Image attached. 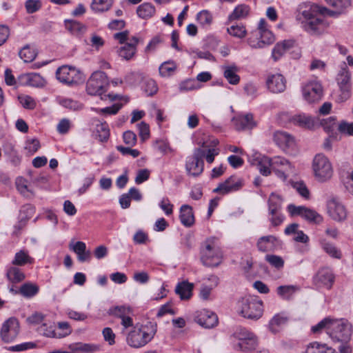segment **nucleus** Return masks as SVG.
<instances>
[{"label":"nucleus","instance_id":"nucleus-61","mask_svg":"<svg viewBox=\"0 0 353 353\" xmlns=\"http://www.w3.org/2000/svg\"><path fill=\"white\" fill-rule=\"evenodd\" d=\"M265 260L268 261L272 266L281 269L284 265V260L282 257L274 255V254H267L265 256Z\"/></svg>","mask_w":353,"mask_h":353},{"label":"nucleus","instance_id":"nucleus-56","mask_svg":"<svg viewBox=\"0 0 353 353\" xmlns=\"http://www.w3.org/2000/svg\"><path fill=\"white\" fill-rule=\"evenodd\" d=\"M232 192L239 190L243 185V181L236 176H231L226 179Z\"/></svg>","mask_w":353,"mask_h":353},{"label":"nucleus","instance_id":"nucleus-62","mask_svg":"<svg viewBox=\"0 0 353 353\" xmlns=\"http://www.w3.org/2000/svg\"><path fill=\"white\" fill-rule=\"evenodd\" d=\"M143 90L148 96H152L158 91V86L153 79L146 80L144 83Z\"/></svg>","mask_w":353,"mask_h":353},{"label":"nucleus","instance_id":"nucleus-3","mask_svg":"<svg viewBox=\"0 0 353 353\" xmlns=\"http://www.w3.org/2000/svg\"><path fill=\"white\" fill-rule=\"evenodd\" d=\"M236 310L244 318L258 320L263 315V301L256 296H246L238 301Z\"/></svg>","mask_w":353,"mask_h":353},{"label":"nucleus","instance_id":"nucleus-43","mask_svg":"<svg viewBox=\"0 0 353 353\" xmlns=\"http://www.w3.org/2000/svg\"><path fill=\"white\" fill-rule=\"evenodd\" d=\"M131 310L125 305L112 306L108 310V314L110 316L121 319L127 314H130Z\"/></svg>","mask_w":353,"mask_h":353},{"label":"nucleus","instance_id":"nucleus-25","mask_svg":"<svg viewBox=\"0 0 353 353\" xmlns=\"http://www.w3.org/2000/svg\"><path fill=\"white\" fill-rule=\"evenodd\" d=\"M194 284L184 281L179 283L175 288V292L181 300H188L192 295Z\"/></svg>","mask_w":353,"mask_h":353},{"label":"nucleus","instance_id":"nucleus-8","mask_svg":"<svg viewBox=\"0 0 353 353\" xmlns=\"http://www.w3.org/2000/svg\"><path fill=\"white\" fill-rule=\"evenodd\" d=\"M204 156L205 150L196 148L192 156L187 157L185 169L188 174L196 176L203 172Z\"/></svg>","mask_w":353,"mask_h":353},{"label":"nucleus","instance_id":"nucleus-36","mask_svg":"<svg viewBox=\"0 0 353 353\" xmlns=\"http://www.w3.org/2000/svg\"><path fill=\"white\" fill-rule=\"evenodd\" d=\"M177 65L173 61H168L162 63L159 68V74L162 77H170L172 76L176 70Z\"/></svg>","mask_w":353,"mask_h":353},{"label":"nucleus","instance_id":"nucleus-51","mask_svg":"<svg viewBox=\"0 0 353 353\" xmlns=\"http://www.w3.org/2000/svg\"><path fill=\"white\" fill-rule=\"evenodd\" d=\"M97 136L100 141H106L110 136L108 125L106 123L97 125Z\"/></svg>","mask_w":353,"mask_h":353},{"label":"nucleus","instance_id":"nucleus-54","mask_svg":"<svg viewBox=\"0 0 353 353\" xmlns=\"http://www.w3.org/2000/svg\"><path fill=\"white\" fill-rule=\"evenodd\" d=\"M72 328L68 322H59L56 330V338H63L70 335Z\"/></svg>","mask_w":353,"mask_h":353},{"label":"nucleus","instance_id":"nucleus-28","mask_svg":"<svg viewBox=\"0 0 353 353\" xmlns=\"http://www.w3.org/2000/svg\"><path fill=\"white\" fill-rule=\"evenodd\" d=\"M223 77L232 85H237L240 81V77L237 74L238 68L235 65H223Z\"/></svg>","mask_w":353,"mask_h":353},{"label":"nucleus","instance_id":"nucleus-2","mask_svg":"<svg viewBox=\"0 0 353 353\" xmlns=\"http://www.w3.org/2000/svg\"><path fill=\"white\" fill-rule=\"evenodd\" d=\"M157 330V325L151 322L136 325L126 334L125 341L132 348L143 347L153 339Z\"/></svg>","mask_w":353,"mask_h":353},{"label":"nucleus","instance_id":"nucleus-48","mask_svg":"<svg viewBox=\"0 0 353 353\" xmlns=\"http://www.w3.org/2000/svg\"><path fill=\"white\" fill-rule=\"evenodd\" d=\"M18 100L20 104L25 109L33 110L37 106V102L35 99L28 94H20L18 96Z\"/></svg>","mask_w":353,"mask_h":353},{"label":"nucleus","instance_id":"nucleus-13","mask_svg":"<svg viewBox=\"0 0 353 353\" xmlns=\"http://www.w3.org/2000/svg\"><path fill=\"white\" fill-rule=\"evenodd\" d=\"M201 261L208 267H216L222 261V253L219 248L207 245L202 251Z\"/></svg>","mask_w":353,"mask_h":353},{"label":"nucleus","instance_id":"nucleus-41","mask_svg":"<svg viewBox=\"0 0 353 353\" xmlns=\"http://www.w3.org/2000/svg\"><path fill=\"white\" fill-rule=\"evenodd\" d=\"M322 249L331 257L335 259H341V252L339 249H338L334 244L332 243L328 242L325 240H323L321 242Z\"/></svg>","mask_w":353,"mask_h":353},{"label":"nucleus","instance_id":"nucleus-47","mask_svg":"<svg viewBox=\"0 0 353 353\" xmlns=\"http://www.w3.org/2000/svg\"><path fill=\"white\" fill-rule=\"evenodd\" d=\"M66 28L72 34L76 36L81 34L86 30L85 26L76 21H70L67 22Z\"/></svg>","mask_w":353,"mask_h":353},{"label":"nucleus","instance_id":"nucleus-59","mask_svg":"<svg viewBox=\"0 0 353 353\" xmlns=\"http://www.w3.org/2000/svg\"><path fill=\"white\" fill-rule=\"evenodd\" d=\"M339 94L336 98L338 103H343L351 97V85H339Z\"/></svg>","mask_w":353,"mask_h":353},{"label":"nucleus","instance_id":"nucleus-33","mask_svg":"<svg viewBox=\"0 0 353 353\" xmlns=\"http://www.w3.org/2000/svg\"><path fill=\"white\" fill-rule=\"evenodd\" d=\"M6 276L9 281L14 283L22 281L26 277L23 271L15 266H12L8 268Z\"/></svg>","mask_w":353,"mask_h":353},{"label":"nucleus","instance_id":"nucleus-16","mask_svg":"<svg viewBox=\"0 0 353 353\" xmlns=\"http://www.w3.org/2000/svg\"><path fill=\"white\" fill-rule=\"evenodd\" d=\"M268 90L272 93H281L286 89V79L281 74H270L266 78Z\"/></svg>","mask_w":353,"mask_h":353},{"label":"nucleus","instance_id":"nucleus-26","mask_svg":"<svg viewBox=\"0 0 353 353\" xmlns=\"http://www.w3.org/2000/svg\"><path fill=\"white\" fill-rule=\"evenodd\" d=\"M180 221L185 227H191L194 223V216L191 206L183 205L180 208Z\"/></svg>","mask_w":353,"mask_h":353},{"label":"nucleus","instance_id":"nucleus-17","mask_svg":"<svg viewBox=\"0 0 353 353\" xmlns=\"http://www.w3.org/2000/svg\"><path fill=\"white\" fill-rule=\"evenodd\" d=\"M252 164H256L260 173L263 176H269L272 170V157L270 158L267 156L261 155L259 153H254L253 159H250Z\"/></svg>","mask_w":353,"mask_h":353},{"label":"nucleus","instance_id":"nucleus-7","mask_svg":"<svg viewBox=\"0 0 353 353\" xmlns=\"http://www.w3.org/2000/svg\"><path fill=\"white\" fill-rule=\"evenodd\" d=\"M272 163V172L283 182L295 173L294 166L283 157H273Z\"/></svg>","mask_w":353,"mask_h":353},{"label":"nucleus","instance_id":"nucleus-6","mask_svg":"<svg viewBox=\"0 0 353 353\" xmlns=\"http://www.w3.org/2000/svg\"><path fill=\"white\" fill-rule=\"evenodd\" d=\"M109 81L107 75L102 71L94 72L86 83V91L90 95L101 96L108 86Z\"/></svg>","mask_w":353,"mask_h":353},{"label":"nucleus","instance_id":"nucleus-10","mask_svg":"<svg viewBox=\"0 0 353 353\" xmlns=\"http://www.w3.org/2000/svg\"><path fill=\"white\" fill-rule=\"evenodd\" d=\"M327 214L334 221L341 223L346 220L347 212L339 197L331 196L327 202Z\"/></svg>","mask_w":353,"mask_h":353},{"label":"nucleus","instance_id":"nucleus-60","mask_svg":"<svg viewBox=\"0 0 353 353\" xmlns=\"http://www.w3.org/2000/svg\"><path fill=\"white\" fill-rule=\"evenodd\" d=\"M258 90V85L252 82H248L245 83L243 87V90L245 94L251 99H254L257 97Z\"/></svg>","mask_w":353,"mask_h":353},{"label":"nucleus","instance_id":"nucleus-24","mask_svg":"<svg viewBox=\"0 0 353 353\" xmlns=\"http://www.w3.org/2000/svg\"><path fill=\"white\" fill-rule=\"evenodd\" d=\"M292 40H284L277 43L272 51V57L274 61L279 60L285 53L294 46Z\"/></svg>","mask_w":353,"mask_h":353},{"label":"nucleus","instance_id":"nucleus-45","mask_svg":"<svg viewBox=\"0 0 353 353\" xmlns=\"http://www.w3.org/2000/svg\"><path fill=\"white\" fill-rule=\"evenodd\" d=\"M196 20L203 28L210 26L213 20L212 14L208 10H202L196 14Z\"/></svg>","mask_w":353,"mask_h":353},{"label":"nucleus","instance_id":"nucleus-5","mask_svg":"<svg viewBox=\"0 0 353 353\" xmlns=\"http://www.w3.org/2000/svg\"><path fill=\"white\" fill-rule=\"evenodd\" d=\"M312 170L316 181L325 183L330 181L333 176V168L327 157L323 154H317L312 163Z\"/></svg>","mask_w":353,"mask_h":353},{"label":"nucleus","instance_id":"nucleus-39","mask_svg":"<svg viewBox=\"0 0 353 353\" xmlns=\"http://www.w3.org/2000/svg\"><path fill=\"white\" fill-rule=\"evenodd\" d=\"M154 6L150 3H144L140 5L137 10V14L142 19H147L152 17L155 13Z\"/></svg>","mask_w":353,"mask_h":353},{"label":"nucleus","instance_id":"nucleus-50","mask_svg":"<svg viewBox=\"0 0 353 353\" xmlns=\"http://www.w3.org/2000/svg\"><path fill=\"white\" fill-rule=\"evenodd\" d=\"M227 31L231 36L239 39L244 38L247 34L245 27L241 24L232 25Z\"/></svg>","mask_w":353,"mask_h":353},{"label":"nucleus","instance_id":"nucleus-55","mask_svg":"<svg viewBox=\"0 0 353 353\" xmlns=\"http://www.w3.org/2000/svg\"><path fill=\"white\" fill-rule=\"evenodd\" d=\"M292 188L303 198H310V191L306 185L301 181L292 182Z\"/></svg>","mask_w":353,"mask_h":353},{"label":"nucleus","instance_id":"nucleus-32","mask_svg":"<svg viewBox=\"0 0 353 353\" xmlns=\"http://www.w3.org/2000/svg\"><path fill=\"white\" fill-rule=\"evenodd\" d=\"M305 353H336L335 350L328 347L325 344L318 342L310 343L305 350Z\"/></svg>","mask_w":353,"mask_h":353},{"label":"nucleus","instance_id":"nucleus-34","mask_svg":"<svg viewBox=\"0 0 353 353\" xmlns=\"http://www.w3.org/2000/svg\"><path fill=\"white\" fill-rule=\"evenodd\" d=\"M287 322V318L281 314H275L269 322V330L271 332L276 334L282 325Z\"/></svg>","mask_w":353,"mask_h":353},{"label":"nucleus","instance_id":"nucleus-12","mask_svg":"<svg viewBox=\"0 0 353 353\" xmlns=\"http://www.w3.org/2000/svg\"><path fill=\"white\" fill-rule=\"evenodd\" d=\"M303 99L312 103L320 101L323 96V88L317 81H311L305 83L302 88Z\"/></svg>","mask_w":353,"mask_h":353},{"label":"nucleus","instance_id":"nucleus-14","mask_svg":"<svg viewBox=\"0 0 353 353\" xmlns=\"http://www.w3.org/2000/svg\"><path fill=\"white\" fill-rule=\"evenodd\" d=\"M194 321L201 327L210 329L217 325L218 317L213 312L204 309L196 312Z\"/></svg>","mask_w":353,"mask_h":353},{"label":"nucleus","instance_id":"nucleus-1","mask_svg":"<svg viewBox=\"0 0 353 353\" xmlns=\"http://www.w3.org/2000/svg\"><path fill=\"white\" fill-rule=\"evenodd\" d=\"M334 9L317 4L303 5L299 8L296 19L301 28L312 36L323 34L330 26L325 17H338L351 6L350 0H325Z\"/></svg>","mask_w":353,"mask_h":353},{"label":"nucleus","instance_id":"nucleus-30","mask_svg":"<svg viewBox=\"0 0 353 353\" xmlns=\"http://www.w3.org/2000/svg\"><path fill=\"white\" fill-rule=\"evenodd\" d=\"M56 102L62 107L72 111L80 110L83 108L82 103L70 98L58 96L56 97Z\"/></svg>","mask_w":353,"mask_h":353},{"label":"nucleus","instance_id":"nucleus-20","mask_svg":"<svg viewBox=\"0 0 353 353\" xmlns=\"http://www.w3.org/2000/svg\"><path fill=\"white\" fill-rule=\"evenodd\" d=\"M334 281L332 270L327 268H322L316 274L314 282L319 287L330 289Z\"/></svg>","mask_w":353,"mask_h":353},{"label":"nucleus","instance_id":"nucleus-19","mask_svg":"<svg viewBox=\"0 0 353 353\" xmlns=\"http://www.w3.org/2000/svg\"><path fill=\"white\" fill-rule=\"evenodd\" d=\"M279 245H280L279 239L273 235L261 236L256 243L259 251L262 252L274 251Z\"/></svg>","mask_w":353,"mask_h":353},{"label":"nucleus","instance_id":"nucleus-53","mask_svg":"<svg viewBox=\"0 0 353 353\" xmlns=\"http://www.w3.org/2000/svg\"><path fill=\"white\" fill-rule=\"evenodd\" d=\"M332 318L327 317L319 322L316 325L312 327V332L314 334L320 333L322 330H325L328 334V327L332 323Z\"/></svg>","mask_w":353,"mask_h":353},{"label":"nucleus","instance_id":"nucleus-57","mask_svg":"<svg viewBox=\"0 0 353 353\" xmlns=\"http://www.w3.org/2000/svg\"><path fill=\"white\" fill-rule=\"evenodd\" d=\"M16 186L17 190L26 196H29L32 194L31 190L28 188V181L22 178L19 177L16 180Z\"/></svg>","mask_w":353,"mask_h":353},{"label":"nucleus","instance_id":"nucleus-49","mask_svg":"<svg viewBox=\"0 0 353 353\" xmlns=\"http://www.w3.org/2000/svg\"><path fill=\"white\" fill-rule=\"evenodd\" d=\"M296 290L294 285H281L277 288V294L284 299H290Z\"/></svg>","mask_w":353,"mask_h":353},{"label":"nucleus","instance_id":"nucleus-42","mask_svg":"<svg viewBox=\"0 0 353 353\" xmlns=\"http://www.w3.org/2000/svg\"><path fill=\"white\" fill-rule=\"evenodd\" d=\"M34 259L28 255V252L24 250H20L15 254L12 263L14 265L22 266L26 263H32Z\"/></svg>","mask_w":353,"mask_h":353},{"label":"nucleus","instance_id":"nucleus-37","mask_svg":"<svg viewBox=\"0 0 353 353\" xmlns=\"http://www.w3.org/2000/svg\"><path fill=\"white\" fill-rule=\"evenodd\" d=\"M39 290V288L37 284L28 282L20 287L19 292L26 298H31L35 296Z\"/></svg>","mask_w":353,"mask_h":353},{"label":"nucleus","instance_id":"nucleus-63","mask_svg":"<svg viewBox=\"0 0 353 353\" xmlns=\"http://www.w3.org/2000/svg\"><path fill=\"white\" fill-rule=\"evenodd\" d=\"M338 130L341 134L353 136V123L343 121L339 124Z\"/></svg>","mask_w":353,"mask_h":353},{"label":"nucleus","instance_id":"nucleus-9","mask_svg":"<svg viewBox=\"0 0 353 353\" xmlns=\"http://www.w3.org/2000/svg\"><path fill=\"white\" fill-rule=\"evenodd\" d=\"M20 331L19 322L15 317H10L6 320L0 330V337L6 343L13 342Z\"/></svg>","mask_w":353,"mask_h":353},{"label":"nucleus","instance_id":"nucleus-38","mask_svg":"<svg viewBox=\"0 0 353 353\" xmlns=\"http://www.w3.org/2000/svg\"><path fill=\"white\" fill-rule=\"evenodd\" d=\"M283 199L281 196L276 193H272L268 199V212L274 213L276 211H281Z\"/></svg>","mask_w":353,"mask_h":353},{"label":"nucleus","instance_id":"nucleus-29","mask_svg":"<svg viewBox=\"0 0 353 353\" xmlns=\"http://www.w3.org/2000/svg\"><path fill=\"white\" fill-rule=\"evenodd\" d=\"M234 124L238 130H251L256 125L253 120V116L251 114L239 117L234 121Z\"/></svg>","mask_w":353,"mask_h":353},{"label":"nucleus","instance_id":"nucleus-15","mask_svg":"<svg viewBox=\"0 0 353 353\" xmlns=\"http://www.w3.org/2000/svg\"><path fill=\"white\" fill-rule=\"evenodd\" d=\"M56 75L60 82L72 85L77 83L79 74L75 68L63 65L57 69Z\"/></svg>","mask_w":353,"mask_h":353},{"label":"nucleus","instance_id":"nucleus-22","mask_svg":"<svg viewBox=\"0 0 353 353\" xmlns=\"http://www.w3.org/2000/svg\"><path fill=\"white\" fill-rule=\"evenodd\" d=\"M23 83L31 87L43 88L47 81L40 74L36 72L23 74L20 77Z\"/></svg>","mask_w":353,"mask_h":353},{"label":"nucleus","instance_id":"nucleus-11","mask_svg":"<svg viewBox=\"0 0 353 353\" xmlns=\"http://www.w3.org/2000/svg\"><path fill=\"white\" fill-rule=\"evenodd\" d=\"M288 211L290 216H300L309 222L320 223L323 221V217L315 210L305 206H296L294 204L288 205Z\"/></svg>","mask_w":353,"mask_h":353},{"label":"nucleus","instance_id":"nucleus-44","mask_svg":"<svg viewBox=\"0 0 353 353\" xmlns=\"http://www.w3.org/2000/svg\"><path fill=\"white\" fill-rule=\"evenodd\" d=\"M336 80L338 85H351L350 74L345 65V63H343V65L341 66V70L338 74Z\"/></svg>","mask_w":353,"mask_h":353},{"label":"nucleus","instance_id":"nucleus-64","mask_svg":"<svg viewBox=\"0 0 353 353\" xmlns=\"http://www.w3.org/2000/svg\"><path fill=\"white\" fill-rule=\"evenodd\" d=\"M269 221L274 227L281 225L285 219V216L280 211L269 213Z\"/></svg>","mask_w":353,"mask_h":353},{"label":"nucleus","instance_id":"nucleus-27","mask_svg":"<svg viewBox=\"0 0 353 353\" xmlns=\"http://www.w3.org/2000/svg\"><path fill=\"white\" fill-rule=\"evenodd\" d=\"M69 349L71 353H92L99 351L100 347L95 344L76 343L70 344Z\"/></svg>","mask_w":353,"mask_h":353},{"label":"nucleus","instance_id":"nucleus-58","mask_svg":"<svg viewBox=\"0 0 353 353\" xmlns=\"http://www.w3.org/2000/svg\"><path fill=\"white\" fill-rule=\"evenodd\" d=\"M40 334L47 336L56 338V330L54 326L50 323L49 325L46 323H43L39 328Z\"/></svg>","mask_w":353,"mask_h":353},{"label":"nucleus","instance_id":"nucleus-35","mask_svg":"<svg viewBox=\"0 0 353 353\" xmlns=\"http://www.w3.org/2000/svg\"><path fill=\"white\" fill-rule=\"evenodd\" d=\"M261 38V43H254L252 46H255L256 48H265L270 44L273 43L275 41L274 36L273 33L268 30H261L259 31Z\"/></svg>","mask_w":353,"mask_h":353},{"label":"nucleus","instance_id":"nucleus-18","mask_svg":"<svg viewBox=\"0 0 353 353\" xmlns=\"http://www.w3.org/2000/svg\"><path fill=\"white\" fill-rule=\"evenodd\" d=\"M274 141L276 144L285 152H289L295 145L294 137L286 132L276 131L274 134Z\"/></svg>","mask_w":353,"mask_h":353},{"label":"nucleus","instance_id":"nucleus-23","mask_svg":"<svg viewBox=\"0 0 353 353\" xmlns=\"http://www.w3.org/2000/svg\"><path fill=\"white\" fill-rule=\"evenodd\" d=\"M291 123L300 128L312 129L315 125V119L305 113L294 114L291 118Z\"/></svg>","mask_w":353,"mask_h":353},{"label":"nucleus","instance_id":"nucleus-40","mask_svg":"<svg viewBox=\"0 0 353 353\" xmlns=\"http://www.w3.org/2000/svg\"><path fill=\"white\" fill-rule=\"evenodd\" d=\"M250 12V8L245 4L237 6L233 12L229 15L230 20H236L245 18Z\"/></svg>","mask_w":353,"mask_h":353},{"label":"nucleus","instance_id":"nucleus-52","mask_svg":"<svg viewBox=\"0 0 353 353\" xmlns=\"http://www.w3.org/2000/svg\"><path fill=\"white\" fill-rule=\"evenodd\" d=\"M258 344L257 337L255 336L254 337L250 338L241 342H239L238 347L242 351H250L256 347Z\"/></svg>","mask_w":353,"mask_h":353},{"label":"nucleus","instance_id":"nucleus-31","mask_svg":"<svg viewBox=\"0 0 353 353\" xmlns=\"http://www.w3.org/2000/svg\"><path fill=\"white\" fill-rule=\"evenodd\" d=\"M113 4V0H92L90 8L95 13H102L109 10Z\"/></svg>","mask_w":353,"mask_h":353},{"label":"nucleus","instance_id":"nucleus-46","mask_svg":"<svg viewBox=\"0 0 353 353\" xmlns=\"http://www.w3.org/2000/svg\"><path fill=\"white\" fill-rule=\"evenodd\" d=\"M19 56L25 62L28 63L32 61L36 58L37 52L35 49L27 45L20 50Z\"/></svg>","mask_w":353,"mask_h":353},{"label":"nucleus","instance_id":"nucleus-4","mask_svg":"<svg viewBox=\"0 0 353 353\" xmlns=\"http://www.w3.org/2000/svg\"><path fill=\"white\" fill-rule=\"evenodd\" d=\"M353 334L352 323L345 319H332L328 335L334 342L349 343Z\"/></svg>","mask_w":353,"mask_h":353},{"label":"nucleus","instance_id":"nucleus-21","mask_svg":"<svg viewBox=\"0 0 353 353\" xmlns=\"http://www.w3.org/2000/svg\"><path fill=\"white\" fill-rule=\"evenodd\" d=\"M139 38L134 36L130 38L128 42L125 43L119 50V55L125 60H130L137 52V46L139 43Z\"/></svg>","mask_w":353,"mask_h":353}]
</instances>
